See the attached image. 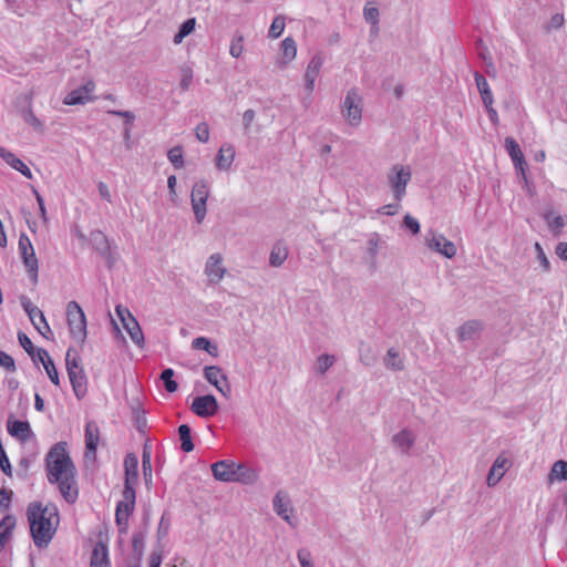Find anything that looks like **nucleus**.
<instances>
[{"label": "nucleus", "instance_id": "7c9ffc66", "mask_svg": "<svg viewBox=\"0 0 567 567\" xmlns=\"http://www.w3.org/2000/svg\"><path fill=\"white\" fill-rule=\"evenodd\" d=\"M359 360L365 367H373L378 360L374 349L365 342L359 344Z\"/></svg>", "mask_w": 567, "mask_h": 567}, {"label": "nucleus", "instance_id": "bf43d9fd", "mask_svg": "<svg viewBox=\"0 0 567 567\" xmlns=\"http://www.w3.org/2000/svg\"><path fill=\"white\" fill-rule=\"evenodd\" d=\"M535 250H536L537 259L539 260L543 270L549 271V269H550L549 260L539 243L535 244Z\"/></svg>", "mask_w": 567, "mask_h": 567}, {"label": "nucleus", "instance_id": "338daca9", "mask_svg": "<svg viewBox=\"0 0 567 567\" xmlns=\"http://www.w3.org/2000/svg\"><path fill=\"white\" fill-rule=\"evenodd\" d=\"M97 189H99V194H100V196H101L103 199L107 200L109 203H111V202H112L111 192H110V189H109V187H107V185H106L105 183L100 182V183L97 184Z\"/></svg>", "mask_w": 567, "mask_h": 567}, {"label": "nucleus", "instance_id": "f8f14e48", "mask_svg": "<svg viewBox=\"0 0 567 567\" xmlns=\"http://www.w3.org/2000/svg\"><path fill=\"white\" fill-rule=\"evenodd\" d=\"M204 377L212 385H214L225 398L230 394V385L223 370L217 365L205 367Z\"/></svg>", "mask_w": 567, "mask_h": 567}, {"label": "nucleus", "instance_id": "5fc2aeb1", "mask_svg": "<svg viewBox=\"0 0 567 567\" xmlns=\"http://www.w3.org/2000/svg\"><path fill=\"white\" fill-rule=\"evenodd\" d=\"M297 558L301 567H315L311 553L307 548L298 549Z\"/></svg>", "mask_w": 567, "mask_h": 567}, {"label": "nucleus", "instance_id": "de8ad7c7", "mask_svg": "<svg viewBox=\"0 0 567 567\" xmlns=\"http://www.w3.org/2000/svg\"><path fill=\"white\" fill-rule=\"evenodd\" d=\"M167 157L176 168H182L184 166L183 150L181 146L171 148Z\"/></svg>", "mask_w": 567, "mask_h": 567}, {"label": "nucleus", "instance_id": "4c0bfd02", "mask_svg": "<svg viewBox=\"0 0 567 567\" xmlns=\"http://www.w3.org/2000/svg\"><path fill=\"white\" fill-rule=\"evenodd\" d=\"M194 349L204 350L209 354L216 357L218 353V349L216 344H213L207 338L198 337L193 340L192 343Z\"/></svg>", "mask_w": 567, "mask_h": 567}, {"label": "nucleus", "instance_id": "5701e85b", "mask_svg": "<svg viewBox=\"0 0 567 567\" xmlns=\"http://www.w3.org/2000/svg\"><path fill=\"white\" fill-rule=\"evenodd\" d=\"M90 567H111L107 546L97 542L92 550Z\"/></svg>", "mask_w": 567, "mask_h": 567}, {"label": "nucleus", "instance_id": "6e6552de", "mask_svg": "<svg viewBox=\"0 0 567 567\" xmlns=\"http://www.w3.org/2000/svg\"><path fill=\"white\" fill-rule=\"evenodd\" d=\"M209 197V186L206 181H198L194 184L190 194V204L198 224H202L207 214V199Z\"/></svg>", "mask_w": 567, "mask_h": 567}, {"label": "nucleus", "instance_id": "49530a36", "mask_svg": "<svg viewBox=\"0 0 567 567\" xmlns=\"http://www.w3.org/2000/svg\"><path fill=\"white\" fill-rule=\"evenodd\" d=\"M13 527H14V518L12 516H6L0 522V548L3 547L4 539Z\"/></svg>", "mask_w": 567, "mask_h": 567}, {"label": "nucleus", "instance_id": "2f4dec72", "mask_svg": "<svg viewBox=\"0 0 567 567\" xmlns=\"http://www.w3.org/2000/svg\"><path fill=\"white\" fill-rule=\"evenodd\" d=\"M324 58L321 52H317L309 61L305 78H315L317 79L320 74L321 68L323 65Z\"/></svg>", "mask_w": 567, "mask_h": 567}, {"label": "nucleus", "instance_id": "aec40b11", "mask_svg": "<svg viewBox=\"0 0 567 567\" xmlns=\"http://www.w3.org/2000/svg\"><path fill=\"white\" fill-rule=\"evenodd\" d=\"M274 509L282 519H285L288 524L293 525L291 520V503L287 494L282 492H278L272 501Z\"/></svg>", "mask_w": 567, "mask_h": 567}, {"label": "nucleus", "instance_id": "c756f323", "mask_svg": "<svg viewBox=\"0 0 567 567\" xmlns=\"http://www.w3.org/2000/svg\"><path fill=\"white\" fill-rule=\"evenodd\" d=\"M475 82H476L477 90L482 96L484 106H488L489 104H493L494 103L493 93L489 89V85H488L486 79L482 74L475 73Z\"/></svg>", "mask_w": 567, "mask_h": 567}, {"label": "nucleus", "instance_id": "4468645a", "mask_svg": "<svg viewBox=\"0 0 567 567\" xmlns=\"http://www.w3.org/2000/svg\"><path fill=\"white\" fill-rule=\"evenodd\" d=\"M190 409L196 415L206 419L217 413L218 403L214 395L207 394L195 398Z\"/></svg>", "mask_w": 567, "mask_h": 567}, {"label": "nucleus", "instance_id": "79ce46f5", "mask_svg": "<svg viewBox=\"0 0 567 567\" xmlns=\"http://www.w3.org/2000/svg\"><path fill=\"white\" fill-rule=\"evenodd\" d=\"M504 144L513 162L524 156L518 143L513 137H506Z\"/></svg>", "mask_w": 567, "mask_h": 567}, {"label": "nucleus", "instance_id": "2eb2a0df", "mask_svg": "<svg viewBox=\"0 0 567 567\" xmlns=\"http://www.w3.org/2000/svg\"><path fill=\"white\" fill-rule=\"evenodd\" d=\"M94 90H95L94 82L89 81L84 85H81V86L72 90L70 93H68L63 99V103L65 105L85 104V103L92 101L91 94Z\"/></svg>", "mask_w": 567, "mask_h": 567}, {"label": "nucleus", "instance_id": "f03ea898", "mask_svg": "<svg viewBox=\"0 0 567 567\" xmlns=\"http://www.w3.org/2000/svg\"><path fill=\"white\" fill-rule=\"evenodd\" d=\"M27 516L34 545L38 548L47 547L52 540L60 523L56 506L32 502L27 508Z\"/></svg>", "mask_w": 567, "mask_h": 567}, {"label": "nucleus", "instance_id": "f257e3e1", "mask_svg": "<svg viewBox=\"0 0 567 567\" xmlns=\"http://www.w3.org/2000/svg\"><path fill=\"white\" fill-rule=\"evenodd\" d=\"M45 466L48 481L56 484L63 498L74 503L78 498L75 467L66 451V443H56L47 454Z\"/></svg>", "mask_w": 567, "mask_h": 567}, {"label": "nucleus", "instance_id": "1a4fd4ad", "mask_svg": "<svg viewBox=\"0 0 567 567\" xmlns=\"http://www.w3.org/2000/svg\"><path fill=\"white\" fill-rule=\"evenodd\" d=\"M18 248L22 258V261L30 275L33 284L38 282V258L35 256L34 248L28 235L21 234L18 241Z\"/></svg>", "mask_w": 567, "mask_h": 567}, {"label": "nucleus", "instance_id": "052dcab7", "mask_svg": "<svg viewBox=\"0 0 567 567\" xmlns=\"http://www.w3.org/2000/svg\"><path fill=\"white\" fill-rule=\"evenodd\" d=\"M33 327L42 334L44 338L49 339V334H52L51 328L44 318V323L40 318H34V322H32Z\"/></svg>", "mask_w": 567, "mask_h": 567}, {"label": "nucleus", "instance_id": "6ab92c4d", "mask_svg": "<svg viewBox=\"0 0 567 567\" xmlns=\"http://www.w3.org/2000/svg\"><path fill=\"white\" fill-rule=\"evenodd\" d=\"M280 58L277 64L280 69H285L297 55V43L291 37H287L280 44Z\"/></svg>", "mask_w": 567, "mask_h": 567}, {"label": "nucleus", "instance_id": "ea45409f", "mask_svg": "<svg viewBox=\"0 0 567 567\" xmlns=\"http://www.w3.org/2000/svg\"><path fill=\"white\" fill-rule=\"evenodd\" d=\"M174 374L175 372L171 368L163 370L161 373V380L164 383L165 390L169 393H174L178 389L177 382L173 380Z\"/></svg>", "mask_w": 567, "mask_h": 567}, {"label": "nucleus", "instance_id": "393cba45", "mask_svg": "<svg viewBox=\"0 0 567 567\" xmlns=\"http://www.w3.org/2000/svg\"><path fill=\"white\" fill-rule=\"evenodd\" d=\"M508 466V460L503 455L497 456L487 475V485L495 486L504 476Z\"/></svg>", "mask_w": 567, "mask_h": 567}, {"label": "nucleus", "instance_id": "20e7f679", "mask_svg": "<svg viewBox=\"0 0 567 567\" xmlns=\"http://www.w3.org/2000/svg\"><path fill=\"white\" fill-rule=\"evenodd\" d=\"M66 321L72 339L81 346L84 344L87 322L83 309L76 301H70L66 305Z\"/></svg>", "mask_w": 567, "mask_h": 567}, {"label": "nucleus", "instance_id": "bb28decb", "mask_svg": "<svg viewBox=\"0 0 567 567\" xmlns=\"http://www.w3.org/2000/svg\"><path fill=\"white\" fill-rule=\"evenodd\" d=\"M99 426L95 422L89 421L85 425V447L86 455H95L99 444Z\"/></svg>", "mask_w": 567, "mask_h": 567}, {"label": "nucleus", "instance_id": "39448f33", "mask_svg": "<svg viewBox=\"0 0 567 567\" xmlns=\"http://www.w3.org/2000/svg\"><path fill=\"white\" fill-rule=\"evenodd\" d=\"M386 177L394 199L401 202L406 194V186L412 177L410 166L395 164L389 169Z\"/></svg>", "mask_w": 567, "mask_h": 567}, {"label": "nucleus", "instance_id": "a878e982", "mask_svg": "<svg viewBox=\"0 0 567 567\" xmlns=\"http://www.w3.org/2000/svg\"><path fill=\"white\" fill-rule=\"evenodd\" d=\"M415 435L412 431L403 429L392 437L393 445L403 454H408L414 445Z\"/></svg>", "mask_w": 567, "mask_h": 567}, {"label": "nucleus", "instance_id": "a19ab883", "mask_svg": "<svg viewBox=\"0 0 567 567\" xmlns=\"http://www.w3.org/2000/svg\"><path fill=\"white\" fill-rule=\"evenodd\" d=\"M285 27H286L285 17L284 16H277L272 20V23H271V25L269 28L268 37L271 38V39L279 38L282 34V32L285 30Z\"/></svg>", "mask_w": 567, "mask_h": 567}, {"label": "nucleus", "instance_id": "13d9d810", "mask_svg": "<svg viewBox=\"0 0 567 567\" xmlns=\"http://www.w3.org/2000/svg\"><path fill=\"white\" fill-rule=\"evenodd\" d=\"M403 225L413 234L416 235L420 233V223L416 218L406 214L403 218Z\"/></svg>", "mask_w": 567, "mask_h": 567}, {"label": "nucleus", "instance_id": "a18cd8bd", "mask_svg": "<svg viewBox=\"0 0 567 567\" xmlns=\"http://www.w3.org/2000/svg\"><path fill=\"white\" fill-rule=\"evenodd\" d=\"M22 118L25 123H28L33 130L38 131V132H42L43 131V123L41 120H39L34 113L32 112V110L30 107H28L27 110H24L22 112Z\"/></svg>", "mask_w": 567, "mask_h": 567}, {"label": "nucleus", "instance_id": "72a5a7b5", "mask_svg": "<svg viewBox=\"0 0 567 567\" xmlns=\"http://www.w3.org/2000/svg\"><path fill=\"white\" fill-rule=\"evenodd\" d=\"M382 245L381 236L378 233H371L367 239V252L372 261L375 260Z\"/></svg>", "mask_w": 567, "mask_h": 567}, {"label": "nucleus", "instance_id": "c85d7f7f", "mask_svg": "<svg viewBox=\"0 0 567 567\" xmlns=\"http://www.w3.org/2000/svg\"><path fill=\"white\" fill-rule=\"evenodd\" d=\"M288 258V247L282 240H278L272 245L270 256H269V265L271 267H280Z\"/></svg>", "mask_w": 567, "mask_h": 567}, {"label": "nucleus", "instance_id": "69168bd1", "mask_svg": "<svg viewBox=\"0 0 567 567\" xmlns=\"http://www.w3.org/2000/svg\"><path fill=\"white\" fill-rule=\"evenodd\" d=\"M144 543H145V536L142 533L134 534L133 539H132V545H133L134 551L142 553V550L144 548Z\"/></svg>", "mask_w": 567, "mask_h": 567}, {"label": "nucleus", "instance_id": "0e129e2a", "mask_svg": "<svg viewBox=\"0 0 567 567\" xmlns=\"http://www.w3.org/2000/svg\"><path fill=\"white\" fill-rule=\"evenodd\" d=\"M399 208H400L399 203L398 204H386V205H383L380 208H378L377 214L393 216L398 213Z\"/></svg>", "mask_w": 567, "mask_h": 567}, {"label": "nucleus", "instance_id": "cd10ccee", "mask_svg": "<svg viewBox=\"0 0 567 567\" xmlns=\"http://www.w3.org/2000/svg\"><path fill=\"white\" fill-rule=\"evenodd\" d=\"M383 364L388 370L402 371L405 368L404 355L395 348H390L383 358Z\"/></svg>", "mask_w": 567, "mask_h": 567}, {"label": "nucleus", "instance_id": "9b49d317", "mask_svg": "<svg viewBox=\"0 0 567 567\" xmlns=\"http://www.w3.org/2000/svg\"><path fill=\"white\" fill-rule=\"evenodd\" d=\"M135 499V491L123 489V499L117 503L115 512V520L121 533H126L127 530L128 517L134 511Z\"/></svg>", "mask_w": 567, "mask_h": 567}, {"label": "nucleus", "instance_id": "8fccbe9b", "mask_svg": "<svg viewBox=\"0 0 567 567\" xmlns=\"http://www.w3.org/2000/svg\"><path fill=\"white\" fill-rule=\"evenodd\" d=\"M142 466H143L145 482H146V484H148L152 481V462H151V453L146 450L143 451Z\"/></svg>", "mask_w": 567, "mask_h": 567}, {"label": "nucleus", "instance_id": "e433bc0d", "mask_svg": "<svg viewBox=\"0 0 567 567\" xmlns=\"http://www.w3.org/2000/svg\"><path fill=\"white\" fill-rule=\"evenodd\" d=\"M196 25V19L190 18L187 19L179 28V31L174 35V43L179 44L183 42L184 38L189 35L194 30Z\"/></svg>", "mask_w": 567, "mask_h": 567}, {"label": "nucleus", "instance_id": "423d86ee", "mask_svg": "<svg viewBox=\"0 0 567 567\" xmlns=\"http://www.w3.org/2000/svg\"><path fill=\"white\" fill-rule=\"evenodd\" d=\"M341 114L350 126L357 127L362 121V97L355 89L347 92L341 104Z\"/></svg>", "mask_w": 567, "mask_h": 567}, {"label": "nucleus", "instance_id": "774afa93", "mask_svg": "<svg viewBox=\"0 0 567 567\" xmlns=\"http://www.w3.org/2000/svg\"><path fill=\"white\" fill-rule=\"evenodd\" d=\"M150 567H161L162 555L157 551H152L148 558Z\"/></svg>", "mask_w": 567, "mask_h": 567}, {"label": "nucleus", "instance_id": "680f3d73", "mask_svg": "<svg viewBox=\"0 0 567 567\" xmlns=\"http://www.w3.org/2000/svg\"><path fill=\"white\" fill-rule=\"evenodd\" d=\"M18 340H19V343L20 346L31 355L34 358V354H33V350H34V347H33V343L31 342L30 338L23 333V332H19L18 333Z\"/></svg>", "mask_w": 567, "mask_h": 567}, {"label": "nucleus", "instance_id": "09e8293b", "mask_svg": "<svg viewBox=\"0 0 567 567\" xmlns=\"http://www.w3.org/2000/svg\"><path fill=\"white\" fill-rule=\"evenodd\" d=\"M244 52V37L243 35H236L233 38L229 53L233 58H239Z\"/></svg>", "mask_w": 567, "mask_h": 567}, {"label": "nucleus", "instance_id": "58836bf2", "mask_svg": "<svg viewBox=\"0 0 567 567\" xmlns=\"http://www.w3.org/2000/svg\"><path fill=\"white\" fill-rule=\"evenodd\" d=\"M336 359L331 354H321L316 361V372L323 375L334 363Z\"/></svg>", "mask_w": 567, "mask_h": 567}, {"label": "nucleus", "instance_id": "473e14b6", "mask_svg": "<svg viewBox=\"0 0 567 567\" xmlns=\"http://www.w3.org/2000/svg\"><path fill=\"white\" fill-rule=\"evenodd\" d=\"M549 483H553L555 481H567V462L559 460L556 461L550 470V473L548 475Z\"/></svg>", "mask_w": 567, "mask_h": 567}, {"label": "nucleus", "instance_id": "4d7b16f0", "mask_svg": "<svg viewBox=\"0 0 567 567\" xmlns=\"http://www.w3.org/2000/svg\"><path fill=\"white\" fill-rule=\"evenodd\" d=\"M196 137L202 143H207L209 140V127L205 122L199 123L195 128Z\"/></svg>", "mask_w": 567, "mask_h": 567}, {"label": "nucleus", "instance_id": "4be33fe9", "mask_svg": "<svg viewBox=\"0 0 567 567\" xmlns=\"http://www.w3.org/2000/svg\"><path fill=\"white\" fill-rule=\"evenodd\" d=\"M0 157L13 169L20 172L24 177L31 179L33 177L31 169L12 152L0 146Z\"/></svg>", "mask_w": 567, "mask_h": 567}, {"label": "nucleus", "instance_id": "dca6fc26", "mask_svg": "<svg viewBox=\"0 0 567 567\" xmlns=\"http://www.w3.org/2000/svg\"><path fill=\"white\" fill-rule=\"evenodd\" d=\"M124 470H125L124 488H128L130 491H135L134 487L138 481V460L135 454L128 453L125 456Z\"/></svg>", "mask_w": 567, "mask_h": 567}, {"label": "nucleus", "instance_id": "412c9836", "mask_svg": "<svg viewBox=\"0 0 567 567\" xmlns=\"http://www.w3.org/2000/svg\"><path fill=\"white\" fill-rule=\"evenodd\" d=\"M235 155V147L231 144L221 145L215 159L217 169L224 172L229 171L234 163Z\"/></svg>", "mask_w": 567, "mask_h": 567}, {"label": "nucleus", "instance_id": "603ef678", "mask_svg": "<svg viewBox=\"0 0 567 567\" xmlns=\"http://www.w3.org/2000/svg\"><path fill=\"white\" fill-rule=\"evenodd\" d=\"M109 114L111 115H115V116H121L125 120V124L127 126H131L133 124V122L135 121V115L133 112L131 111H115V110H109L107 111ZM125 135L128 136L130 135V127H127L125 130Z\"/></svg>", "mask_w": 567, "mask_h": 567}, {"label": "nucleus", "instance_id": "9d476101", "mask_svg": "<svg viewBox=\"0 0 567 567\" xmlns=\"http://www.w3.org/2000/svg\"><path fill=\"white\" fill-rule=\"evenodd\" d=\"M115 312L132 341L142 348L144 346V334L135 317L122 305L115 307Z\"/></svg>", "mask_w": 567, "mask_h": 567}, {"label": "nucleus", "instance_id": "c9c22d12", "mask_svg": "<svg viewBox=\"0 0 567 567\" xmlns=\"http://www.w3.org/2000/svg\"><path fill=\"white\" fill-rule=\"evenodd\" d=\"M544 219L548 227L555 233H559L565 227L564 218L560 215H557L554 210L545 213Z\"/></svg>", "mask_w": 567, "mask_h": 567}, {"label": "nucleus", "instance_id": "37998d69", "mask_svg": "<svg viewBox=\"0 0 567 567\" xmlns=\"http://www.w3.org/2000/svg\"><path fill=\"white\" fill-rule=\"evenodd\" d=\"M65 365L68 373H70V371L83 370L80 358L73 349L66 351Z\"/></svg>", "mask_w": 567, "mask_h": 567}, {"label": "nucleus", "instance_id": "e2e57ef3", "mask_svg": "<svg viewBox=\"0 0 567 567\" xmlns=\"http://www.w3.org/2000/svg\"><path fill=\"white\" fill-rule=\"evenodd\" d=\"M0 367L4 368L7 371L16 370V364H14L13 358L1 350H0Z\"/></svg>", "mask_w": 567, "mask_h": 567}, {"label": "nucleus", "instance_id": "0eeeda50", "mask_svg": "<svg viewBox=\"0 0 567 567\" xmlns=\"http://www.w3.org/2000/svg\"><path fill=\"white\" fill-rule=\"evenodd\" d=\"M424 243L430 250L445 258L452 259L457 254L455 244L434 229L426 230Z\"/></svg>", "mask_w": 567, "mask_h": 567}, {"label": "nucleus", "instance_id": "f704fd0d", "mask_svg": "<svg viewBox=\"0 0 567 567\" xmlns=\"http://www.w3.org/2000/svg\"><path fill=\"white\" fill-rule=\"evenodd\" d=\"M178 434L181 440V449L189 453L194 450V444L190 436V427L187 424H182L178 427Z\"/></svg>", "mask_w": 567, "mask_h": 567}, {"label": "nucleus", "instance_id": "a211bd4d", "mask_svg": "<svg viewBox=\"0 0 567 567\" xmlns=\"http://www.w3.org/2000/svg\"><path fill=\"white\" fill-rule=\"evenodd\" d=\"M7 430L11 436L21 442H27L32 435L31 426L28 421L12 420L9 417Z\"/></svg>", "mask_w": 567, "mask_h": 567}, {"label": "nucleus", "instance_id": "6e6d98bb", "mask_svg": "<svg viewBox=\"0 0 567 567\" xmlns=\"http://www.w3.org/2000/svg\"><path fill=\"white\" fill-rule=\"evenodd\" d=\"M363 17L365 21L371 23L372 25L377 27L379 23V10L375 7H364L363 9Z\"/></svg>", "mask_w": 567, "mask_h": 567}, {"label": "nucleus", "instance_id": "ddd939ff", "mask_svg": "<svg viewBox=\"0 0 567 567\" xmlns=\"http://www.w3.org/2000/svg\"><path fill=\"white\" fill-rule=\"evenodd\" d=\"M205 275L210 284H218L225 277L227 269L223 265V256L219 252L210 255L205 264Z\"/></svg>", "mask_w": 567, "mask_h": 567}, {"label": "nucleus", "instance_id": "c03bdc74", "mask_svg": "<svg viewBox=\"0 0 567 567\" xmlns=\"http://www.w3.org/2000/svg\"><path fill=\"white\" fill-rule=\"evenodd\" d=\"M23 310L29 316L31 322H34V318H40L44 323V315L37 306H34L29 299L22 300Z\"/></svg>", "mask_w": 567, "mask_h": 567}, {"label": "nucleus", "instance_id": "864d4df0", "mask_svg": "<svg viewBox=\"0 0 567 567\" xmlns=\"http://www.w3.org/2000/svg\"><path fill=\"white\" fill-rule=\"evenodd\" d=\"M49 379L51 380V382L55 385H60V378H59V373H58V370L54 365V362L52 359H47V363H44L43 365Z\"/></svg>", "mask_w": 567, "mask_h": 567}, {"label": "nucleus", "instance_id": "b1692460", "mask_svg": "<svg viewBox=\"0 0 567 567\" xmlns=\"http://www.w3.org/2000/svg\"><path fill=\"white\" fill-rule=\"evenodd\" d=\"M75 396L80 400L86 395L87 379L84 370L70 371L68 373Z\"/></svg>", "mask_w": 567, "mask_h": 567}, {"label": "nucleus", "instance_id": "7ed1b4c3", "mask_svg": "<svg viewBox=\"0 0 567 567\" xmlns=\"http://www.w3.org/2000/svg\"><path fill=\"white\" fill-rule=\"evenodd\" d=\"M212 472L217 481L252 485L259 480L258 471L246 464L223 460L212 464Z\"/></svg>", "mask_w": 567, "mask_h": 567}, {"label": "nucleus", "instance_id": "3c124183", "mask_svg": "<svg viewBox=\"0 0 567 567\" xmlns=\"http://www.w3.org/2000/svg\"><path fill=\"white\" fill-rule=\"evenodd\" d=\"M192 81H193V70L190 66H183L181 69V87L183 91H186L189 89L190 84H192Z\"/></svg>", "mask_w": 567, "mask_h": 567}, {"label": "nucleus", "instance_id": "f3484780", "mask_svg": "<svg viewBox=\"0 0 567 567\" xmlns=\"http://www.w3.org/2000/svg\"><path fill=\"white\" fill-rule=\"evenodd\" d=\"M483 322L480 320H468L457 329V338L460 341H475L480 338L483 330Z\"/></svg>", "mask_w": 567, "mask_h": 567}]
</instances>
